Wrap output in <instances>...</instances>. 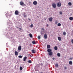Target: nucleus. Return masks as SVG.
I'll return each instance as SVG.
<instances>
[{
	"mask_svg": "<svg viewBox=\"0 0 73 73\" xmlns=\"http://www.w3.org/2000/svg\"><path fill=\"white\" fill-rule=\"evenodd\" d=\"M72 59H73V58H70V59L69 60H72Z\"/></svg>",
	"mask_w": 73,
	"mask_h": 73,
	"instance_id": "nucleus-38",
	"label": "nucleus"
},
{
	"mask_svg": "<svg viewBox=\"0 0 73 73\" xmlns=\"http://www.w3.org/2000/svg\"><path fill=\"white\" fill-rule=\"evenodd\" d=\"M41 35H42V32H41Z\"/></svg>",
	"mask_w": 73,
	"mask_h": 73,
	"instance_id": "nucleus-41",
	"label": "nucleus"
},
{
	"mask_svg": "<svg viewBox=\"0 0 73 73\" xmlns=\"http://www.w3.org/2000/svg\"><path fill=\"white\" fill-rule=\"evenodd\" d=\"M23 14V16L24 17H27V15L25 14V13H24Z\"/></svg>",
	"mask_w": 73,
	"mask_h": 73,
	"instance_id": "nucleus-10",
	"label": "nucleus"
},
{
	"mask_svg": "<svg viewBox=\"0 0 73 73\" xmlns=\"http://www.w3.org/2000/svg\"><path fill=\"white\" fill-rule=\"evenodd\" d=\"M27 56H25L23 58V60L24 61H25V60L27 59Z\"/></svg>",
	"mask_w": 73,
	"mask_h": 73,
	"instance_id": "nucleus-14",
	"label": "nucleus"
},
{
	"mask_svg": "<svg viewBox=\"0 0 73 73\" xmlns=\"http://www.w3.org/2000/svg\"><path fill=\"white\" fill-rule=\"evenodd\" d=\"M32 52L33 53H35V50L33 49L32 50Z\"/></svg>",
	"mask_w": 73,
	"mask_h": 73,
	"instance_id": "nucleus-17",
	"label": "nucleus"
},
{
	"mask_svg": "<svg viewBox=\"0 0 73 73\" xmlns=\"http://www.w3.org/2000/svg\"><path fill=\"white\" fill-rule=\"evenodd\" d=\"M20 70H23V68L22 67H20Z\"/></svg>",
	"mask_w": 73,
	"mask_h": 73,
	"instance_id": "nucleus-34",
	"label": "nucleus"
},
{
	"mask_svg": "<svg viewBox=\"0 0 73 73\" xmlns=\"http://www.w3.org/2000/svg\"><path fill=\"white\" fill-rule=\"evenodd\" d=\"M72 61H70L69 62V64L70 65H72Z\"/></svg>",
	"mask_w": 73,
	"mask_h": 73,
	"instance_id": "nucleus-19",
	"label": "nucleus"
},
{
	"mask_svg": "<svg viewBox=\"0 0 73 73\" xmlns=\"http://www.w3.org/2000/svg\"><path fill=\"white\" fill-rule=\"evenodd\" d=\"M20 4L21 5H24V2L23 1H21L20 2Z\"/></svg>",
	"mask_w": 73,
	"mask_h": 73,
	"instance_id": "nucleus-9",
	"label": "nucleus"
},
{
	"mask_svg": "<svg viewBox=\"0 0 73 73\" xmlns=\"http://www.w3.org/2000/svg\"><path fill=\"white\" fill-rule=\"evenodd\" d=\"M57 7H61V3L59 2L57 4Z\"/></svg>",
	"mask_w": 73,
	"mask_h": 73,
	"instance_id": "nucleus-2",
	"label": "nucleus"
},
{
	"mask_svg": "<svg viewBox=\"0 0 73 73\" xmlns=\"http://www.w3.org/2000/svg\"><path fill=\"white\" fill-rule=\"evenodd\" d=\"M57 55L58 56V57H60V54L59 53H58L57 54Z\"/></svg>",
	"mask_w": 73,
	"mask_h": 73,
	"instance_id": "nucleus-25",
	"label": "nucleus"
},
{
	"mask_svg": "<svg viewBox=\"0 0 73 73\" xmlns=\"http://www.w3.org/2000/svg\"><path fill=\"white\" fill-rule=\"evenodd\" d=\"M50 47V46L49 45H48L47 46V49H49Z\"/></svg>",
	"mask_w": 73,
	"mask_h": 73,
	"instance_id": "nucleus-12",
	"label": "nucleus"
},
{
	"mask_svg": "<svg viewBox=\"0 0 73 73\" xmlns=\"http://www.w3.org/2000/svg\"><path fill=\"white\" fill-rule=\"evenodd\" d=\"M18 57H19V58H22V56L20 55L18 56Z\"/></svg>",
	"mask_w": 73,
	"mask_h": 73,
	"instance_id": "nucleus-28",
	"label": "nucleus"
},
{
	"mask_svg": "<svg viewBox=\"0 0 73 73\" xmlns=\"http://www.w3.org/2000/svg\"><path fill=\"white\" fill-rule=\"evenodd\" d=\"M33 4L34 5H36L37 4V2L36 1H34L33 2Z\"/></svg>",
	"mask_w": 73,
	"mask_h": 73,
	"instance_id": "nucleus-4",
	"label": "nucleus"
},
{
	"mask_svg": "<svg viewBox=\"0 0 73 73\" xmlns=\"http://www.w3.org/2000/svg\"><path fill=\"white\" fill-rule=\"evenodd\" d=\"M18 49L19 50H21V46H19L18 48Z\"/></svg>",
	"mask_w": 73,
	"mask_h": 73,
	"instance_id": "nucleus-5",
	"label": "nucleus"
},
{
	"mask_svg": "<svg viewBox=\"0 0 73 73\" xmlns=\"http://www.w3.org/2000/svg\"><path fill=\"white\" fill-rule=\"evenodd\" d=\"M52 60H54V58H53Z\"/></svg>",
	"mask_w": 73,
	"mask_h": 73,
	"instance_id": "nucleus-40",
	"label": "nucleus"
},
{
	"mask_svg": "<svg viewBox=\"0 0 73 73\" xmlns=\"http://www.w3.org/2000/svg\"><path fill=\"white\" fill-rule=\"evenodd\" d=\"M59 13L60 15H62V11H60L59 12Z\"/></svg>",
	"mask_w": 73,
	"mask_h": 73,
	"instance_id": "nucleus-31",
	"label": "nucleus"
},
{
	"mask_svg": "<svg viewBox=\"0 0 73 73\" xmlns=\"http://www.w3.org/2000/svg\"><path fill=\"white\" fill-rule=\"evenodd\" d=\"M15 13L16 15H19V12H18V11H15Z\"/></svg>",
	"mask_w": 73,
	"mask_h": 73,
	"instance_id": "nucleus-3",
	"label": "nucleus"
},
{
	"mask_svg": "<svg viewBox=\"0 0 73 73\" xmlns=\"http://www.w3.org/2000/svg\"><path fill=\"white\" fill-rule=\"evenodd\" d=\"M46 27H48V26H49V25H48V24H47L46 25Z\"/></svg>",
	"mask_w": 73,
	"mask_h": 73,
	"instance_id": "nucleus-39",
	"label": "nucleus"
},
{
	"mask_svg": "<svg viewBox=\"0 0 73 73\" xmlns=\"http://www.w3.org/2000/svg\"><path fill=\"white\" fill-rule=\"evenodd\" d=\"M68 5H70V6L72 5V3H71V2H69L68 3Z\"/></svg>",
	"mask_w": 73,
	"mask_h": 73,
	"instance_id": "nucleus-22",
	"label": "nucleus"
},
{
	"mask_svg": "<svg viewBox=\"0 0 73 73\" xmlns=\"http://www.w3.org/2000/svg\"><path fill=\"white\" fill-rule=\"evenodd\" d=\"M63 35H64V36H65V35H66V32H63Z\"/></svg>",
	"mask_w": 73,
	"mask_h": 73,
	"instance_id": "nucleus-24",
	"label": "nucleus"
},
{
	"mask_svg": "<svg viewBox=\"0 0 73 73\" xmlns=\"http://www.w3.org/2000/svg\"><path fill=\"white\" fill-rule=\"evenodd\" d=\"M48 52H51V50L50 49H48L47 50Z\"/></svg>",
	"mask_w": 73,
	"mask_h": 73,
	"instance_id": "nucleus-18",
	"label": "nucleus"
},
{
	"mask_svg": "<svg viewBox=\"0 0 73 73\" xmlns=\"http://www.w3.org/2000/svg\"><path fill=\"white\" fill-rule=\"evenodd\" d=\"M48 20L50 21H52L53 20V18L52 17H50L48 18Z\"/></svg>",
	"mask_w": 73,
	"mask_h": 73,
	"instance_id": "nucleus-6",
	"label": "nucleus"
},
{
	"mask_svg": "<svg viewBox=\"0 0 73 73\" xmlns=\"http://www.w3.org/2000/svg\"><path fill=\"white\" fill-rule=\"evenodd\" d=\"M61 25V24L60 23H58L57 24V26H60Z\"/></svg>",
	"mask_w": 73,
	"mask_h": 73,
	"instance_id": "nucleus-23",
	"label": "nucleus"
},
{
	"mask_svg": "<svg viewBox=\"0 0 73 73\" xmlns=\"http://www.w3.org/2000/svg\"><path fill=\"white\" fill-rule=\"evenodd\" d=\"M55 65L56 68H58V63H56L55 64Z\"/></svg>",
	"mask_w": 73,
	"mask_h": 73,
	"instance_id": "nucleus-15",
	"label": "nucleus"
},
{
	"mask_svg": "<svg viewBox=\"0 0 73 73\" xmlns=\"http://www.w3.org/2000/svg\"><path fill=\"white\" fill-rule=\"evenodd\" d=\"M44 30H45V29H44V28H42V29H41V30H42V31H44Z\"/></svg>",
	"mask_w": 73,
	"mask_h": 73,
	"instance_id": "nucleus-36",
	"label": "nucleus"
},
{
	"mask_svg": "<svg viewBox=\"0 0 73 73\" xmlns=\"http://www.w3.org/2000/svg\"><path fill=\"white\" fill-rule=\"evenodd\" d=\"M45 20H46V19H44Z\"/></svg>",
	"mask_w": 73,
	"mask_h": 73,
	"instance_id": "nucleus-43",
	"label": "nucleus"
},
{
	"mask_svg": "<svg viewBox=\"0 0 73 73\" xmlns=\"http://www.w3.org/2000/svg\"><path fill=\"white\" fill-rule=\"evenodd\" d=\"M52 7H53L55 9L56 8V4L55 3H53L52 4Z\"/></svg>",
	"mask_w": 73,
	"mask_h": 73,
	"instance_id": "nucleus-1",
	"label": "nucleus"
},
{
	"mask_svg": "<svg viewBox=\"0 0 73 73\" xmlns=\"http://www.w3.org/2000/svg\"><path fill=\"white\" fill-rule=\"evenodd\" d=\"M55 24H58V21H55Z\"/></svg>",
	"mask_w": 73,
	"mask_h": 73,
	"instance_id": "nucleus-32",
	"label": "nucleus"
},
{
	"mask_svg": "<svg viewBox=\"0 0 73 73\" xmlns=\"http://www.w3.org/2000/svg\"><path fill=\"white\" fill-rule=\"evenodd\" d=\"M28 62H29V63L31 64V63H32V61L31 60H29L28 61Z\"/></svg>",
	"mask_w": 73,
	"mask_h": 73,
	"instance_id": "nucleus-27",
	"label": "nucleus"
},
{
	"mask_svg": "<svg viewBox=\"0 0 73 73\" xmlns=\"http://www.w3.org/2000/svg\"><path fill=\"white\" fill-rule=\"evenodd\" d=\"M21 30H22V28H19V31H21Z\"/></svg>",
	"mask_w": 73,
	"mask_h": 73,
	"instance_id": "nucleus-35",
	"label": "nucleus"
},
{
	"mask_svg": "<svg viewBox=\"0 0 73 73\" xmlns=\"http://www.w3.org/2000/svg\"><path fill=\"white\" fill-rule=\"evenodd\" d=\"M44 37L45 39H46L47 38V35L46 34L44 35Z\"/></svg>",
	"mask_w": 73,
	"mask_h": 73,
	"instance_id": "nucleus-13",
	"label": "nucleus"
},
{
	"mask_svg": "<svg viewBox=\"0 0 73 73\" xmlns=\"http://www.w3.org/2000/svg\"><path fill=\"white\" fill-rule=\"evenodd\" d=\"M54 50H57L58 49L57 47V46H55L54 47Z\"/></svg>",
	"mask_w": 73,
	"mask_h": 73,
	"instance_id": "nucleus-16",
	"label": "nucleus"
},
{
	"mask_svg": "<svg viewBox=\"0 0 73 73\" xmlns=\"http://www.w3.org/2000/svg\"><path fill=\"white\" fill-rule=\"evenodd\" d=\"M64 69L66 70V69H67V68L65 66L64 67Z\"/></svg>",
	"mask_w": 73,
	"mask_h": 73,
	"instance_id": "nucleus-33",
	"label": "nucleus"
},
{
	"mask_svg": "<svg viewBox=\"0 0 73 73\" xmlns=\"http://www.w3.org/2000/svg\"><path fill=\"white\" fill-rule=\"evenodd\" d=\"M15 54L16 56H17V55H18V52L17 51H15Z\"/></svg>",
	"mask_w": 73,
	"mask_h": 73,
	"instance_id": "nucleus-11",
	"label": "nucleus"
},
{
	"mask_svg": "<svg viewBox=\"0 0 73 73\" xmlns=\"http://www.w3.org/2000/svg\"><path fill=\"white\" fill-rule=\"evenodd\" d=\"M29 36H30V37H31V38H32V34H30Z\"/></svg>",
	"mask_w": 73,
	"mask_h": 73,
	"instance_id": "nucleus-26",
	"label": "nucleus"
},
{
	"mask_svg": "<svg viewBox=\"0 0 73 73\" xmlns=\"http://www.w3.org/2000/svg\"><path fill=\"white\" fill-rule=\"evenodd\" d=\"M58 40H59V41H61V37H60V36H58Z\"/></svg>",
	"mask_w": 73,
	"mask_h": 73,
	"instance_id": "nucleus-8",
	"label": "nucleus"
},
{
	"mask_svg": "<svg viewBox=\"0 0 73 73\" xmlns=\"http://www.w3.org/2000/svg\"><path fill=\"white\" fill-rule=\"evenodd\" d=\"M71 42L72 44H73V39H72L71 40Z\"/></svg>",
	"mask_w": 73,
	"mask_h": 73,
	"instance_id": "nucleus-37",
	"label": "nucleus"
},
{
	"mask_svg": "<svg viewBox=\"0 0 73 73\" xmlns=\"http://www.w3.org/2000/svg\"><path fill=\"white\" fill-rule=\"evenodd\" d=\"M38 39H39V40H40V36H38Z\"/></svg>",
	"mask_w": 73,
	"mask_h": 73,
	"instance_id": "nucleus-29",
	"label": "nucleus"
},
{
	"mask_svg": "<svg viewBox=\"0 0 73 73\" xmlns=\"http://www.w3.org/2000/svg\"><path fill=\"white\" fill-rule=\"evenodd\" d=\"M30 27H31V28H32V27H33V24H31V25H30Z\"/></svg>",
	"mask_w": 73,
	"mask_h": 73,
	"instance_id": "nucleus-30",
	"label": "nucleus"
},
{
	"mask_svg": "<svg viewBox=\"0 0 73 73\" xmlns=\"http://www.w3.org/2000/svg\"><path fill=\"white\" fill-rule=\"evenodd\" d=\"M69 19H70V20H73V18L72 17H70L69 18Z\"/></svg>",
	"mask_w": 73,
	"mask_h": 73,
	"instance_id": "nucleus-20",
	"label": "nucleus"
},
{
	"mask_svg": "<svg viewBox=\"0 0 73 73\" xmlns=\"http://www.w3.org/2000/svg\"><path fill=\"white\" fill-rule=\"evenodd\" d=\"M48 54L49 55V56H52V55L53 54V52H50L48 53Z\"/></svg>",
	"mask_w": 73,
	"mask_h": 73,
	"instance_id": "nucleus-7",
	"label": "nucleus"
},
{
	"mask_svg": "<svg viewBox=\"0 0 73 73\" xmlns=\"http://www.w3.org/2000/svg\"><path fill=\"white\" fill-rule=\"evenodd\" d=\"M32 43L33 44H36V41L35 40H33L32 42Z\"/></svg>",
	"mask_w": 73,
	"mask_h": 73,
	"instance_id": "nucleus-21",
	"label": "nucleus"
},
{
	"mask_svg": "<svg viewBox=\"0 0 73 73\" xmlns=\"http://www.w3.org/2000/svg\"><path fill=\"white\" fill-rule=\"evenodd\" d=\"M17 28H19V27H17Z\"/></svg>",
	"mask_w": 73,
	"mask_h": 73,
	"instance_id": "nucleus-42",
	"label": "nucleus"
}]
</instances>
